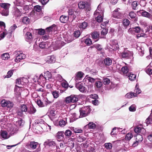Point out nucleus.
<instances>
[{"label": "nucleus", "mask_w": 152, "mask_h": 152, "mask_svg": "<svg viewBox=\"0 0 152 152\" xmlns=\"http://www.w3.org/2000/svg\"><path fill=\"white\" fill-rule=\"evenodd\" d=\"M91 109L89 106L82 107L80 110V118L85 117L88 115L91 112Z\"/></svg>", "instance_id": "obj_1"}, {"label": "nucleus", "mask_w": 152, "mask_h": 152, "mask_svg": "<svg viewBox=\"0 0 152 152\" xmlns=\"http://www.w3.org/2000/svg\"><path fill=\"white\" fill-rule=\"evenodd\" d=\"M78 100V98L77 96L75 95H71L65 98L64 102L66 104L70 102L75 103Z\"/></svg>", "instance_id": "obj_2"}, {"label": "nucleus", "mask_w": 152, "mask_h": 152, "mask_svg": "<svg viewBox=\"0 0 152 152\" xmlns=\"http://www.w3.org/2000/svg\"><path fill=\"white\" fill-rule=\"evenodd\" d=\"M121 54L123 58L129 59L131 58L132 57L133 53L132 52L127 50L126 49Z\"/></svg>", "instance_id": "obj_3"}, {"label": "nucleus", "mask_w": 152, "mask_h": 152, "mask_svg": "<svg viewBox=\"0 0 152 152\" xmlns=\"http://www.w3.org/2000/svg\"><path fill=\"white\" fill-rule=\"evenodd\" d=\"M104 12V10L101 8V6L99 4L97 7V10L94 12V15L95 18H98L100 16H103Z\"/></svg>", "instance_id": "obj_4"}, {"label": "nucleus", "mask_w": 152, "mask_h": 152, "mask_svg": "<svg viewBox=\"0 0 152 152\" xmlns=\"http://www.w3.org/2000/svg\"><path fill=\"white\" fill-rule=\"evenodd\" d=\"M1 104L3 107H7V108H11L12 107L13 104L10 101L4 99L2 100L1 102Z\"/></svg>", "instance_id": "obj_5"}, {"label": "nucleus", "mask_w": 152, "mask_h": 152, "mask_svg": "<svg viewBox=\"0 0 152 152\" xmlns=\"http://www.w3.org/2000/svg\"><path fill=\"white\" fill-rule=\"evenodd\" d=\"M44 78L46 80H48L50 81H52V75L50 72L48 71H47L44 73V76L41 75L39 77V79Z\"/></svg>", "instance_id": "obj_6"}, {"label": "nucleus", "mask_w": 152, "mask_h": 152, "mask_svg": "<svg viewBox=\"0 0 152 152\" xmlns=\"http://www.w3.org/2000/svg\"><path fill=\"white\" fill-rule=\"evenodd\" d=\"M134 132L136 133H139L144 134L146 132V130L141 125L138 126L135 128L134 129Z\"/></svg>", "instance_id": "obj_7"}, {"label": "nucleus", "mask_w": 152, "mask_h": 152, "mask_svg": "<svg viewBox=\"0 0 152 152\" xmlns=\"http://www.w3.org/2000/svg\"><path fill=\"white\" fill-rule=\"evenodd\" d=\"M119 8H117L113 12L112 16L114 18H120L122 17V15L119 12Z\"/></svg>", "instance_id": "obj_8"}, {"label": "nucleus", "mask_w": 152, "mask_h": 152, "mask_svg": "<svg viewBox=\"0 0 152 152\" xmlns=\"http://www.w3.org/2000/svg\"><path fill=\"white\" fill-rule=\"evenodd\" d=\"M20 111H19L18 112V114L21 116L23 115V112L25 113L26 114H27V112L28 110V108L27 106L25 104H23L21 105L20 109Z\"/></svg>", "instance_id": "obj_9"}, {"label": "nucleus", "mask_w": 152, "mask_h": 152, "mask_svg": "<svg viewBox=\"0 0 152 152\" xmlns=\"http://www.w3.org/2000/svg\"><path fill=\"white\" fill-rule=\"evenodd\" d=\"M13 54L15 56H17L18 57L17 58L20 60L25 59L26 57V55L25 54L21 53L19 51H15Z\"/></svg>", "instance_id": "obj_10"}, {"label": "nucleus", "mask_w": 152, "mask_h": 152, "mask_svg": "<svg viewBox=\"0 0 152 152\" xmlns=\"http://www.w3.org/2000/svg\"><path fill=\"white\" fill-rule=\"evenodd\" d=\"M110 48L113 50L117 49L119 48L118 42L116 40H113L111 42Z\"/></svg>", "instance_id": "obj_11"}, {"label": "nucleus", "mask_w": 152, "mask_h": 152, "mask_svg": "<svg viewBox=\"0 0 152 152\" xmlns=\"http://www.w3.org/2000/svg\"><path fill=\"white\" fill-rule=\"evenodd\" d=\"M66 146V143L62 142L60 143L59 146H58V147L56 146V147L58 151L63 152Z\"/></svg>", "instance_id": "obj_12"}, {"label": "nucleus", "mask_w": 152, "mask_h": 152, "mask_svg": "<svg viewBox=\"0 0 152 152\" xmlns=\"http://www.w3.org/2000/svg\"><path fill=\"white\" fill-rule=\"evenodd\" d=\"M89 6L88 3L85 1H80L78 4V7L80 9H83Z\"/></svg>", "instance_id": "obj_13"}, {"label": "nucleus", "mask_w": 152, "mask_h": 152, "mask_svg": "<svg viewBox=\"0 0 152 152\" xmlns=\"http://www.w3.org/2000/svg\"><path fill=\"white\" fill-rule=\"evenodd\" d=\"M76 87L81 92H85L86 89L85 87L83 84H81V83H77L76 84Z\"/></svg>", "instance_id": "obj_14"}, {"label": "nucleus", "mask_w": 152, "mask_h": 152, "mask_svg": "<svg viewBox=\"0 0 152 152\" xmlns=\"http://www.w3.org/2000/svg\"><path fill=\"white\" fill-rule=\"evenodd\" d=\"M13 14L15 17H18L20 16L21 15V12L17 8H14L12 11Z\"/></svg>", "instance_id": "obj_15"}, {"label": "nucleus", "mask_w": 152, "mask_h": 152, "mask_svg": "<svg viewBox=\"0 0 152 152\" xmlns=\"http://www.w3.org/2000/svg\"><path fill=\"white\" fill-rule=\"evenodd\" d=\"M137 13L138 14H140L143 17L149 18L150 16V14L149 13L145 11H144L143 10L138 11Z\"/></svg>", "instance_id": "obj_16"}, {"label": "nucleus", "mask_w": 152, "mask_h": 152, "mask_svg": "<svg viewBox=\"0 0 152 152\" xmlns=\"http://www.w3.org/2000/svg\"><path fill=\"white\" fill-rule=\"evenodd\" d=\"M50 44H49L47 42H42L39 44V47L41 48H48L50 46Z\"/></svg>", "instance_id": "obj_17"}, {"label": "nucleus", "mask_w": 152, "mask_h": 152, "mask_svg": "<svg viewBox=\"0 0 152 152\" xmlns=\"http://www.w3.org/2000/svg\"><path fill=\"white\" fill-rule=\"evenodd\" d=\"M112 60L109 58L107 57L104 59L103 64L106 66H109L112 63Z\"/></svg>", "instance_id": "obj_18"}, {"label": "nucleus", "mask_w": 152, "mask_h": 152, "mask_svg": "<svg viewBox=\"0 0 152 152\" xmlns=\"http://www.w3.org/2000/svg\"><path fill=\"white\" fill-rule=\"evenodd\" d=\"M56 137L58 141L62 140L64 137V132H58L56 134Z\"/></svg>", "instance_id": "obj_19"}, {"label": "nucleus", "mask_w": 152, "mask_h": 152, "mask_svg": "<svg viewBox=\"0 0 152 152\" xmlns=\"http://www.w3.org/2000/svg\"><path fill=\"white\" fill-rule=\"evenodd\" d=\"M88 26V23L84 21L79 24L78 26L80 30L85 29Z\"/></svg>", "instance_id": "obj_20"}, {"label": "nucleus", "mask_w": 152, "mask_h": 152, "mask_svg": "<svg viewBox=\"0 0 152 152\" xmlns=\"http://www.w3.org/2000/svg\"><path fill=\"white\" fill-rule=\"evenodd\" d=\"M26 40L28 42H30L32 39L31 34L30 32H27L26 34Z\"/></svg>", "instance_id": "obj_21"}, {"label": "nucleus", "mask_w": 152, "mask_h": 152, "mask_svg": "<svg viewBox=\"0 0 152 152\" xmlns=\"http://www.w3.org/2000/svg\"><path fill=\"white\" fill-rule=\"evenodd\" d=\"M96 125L93 122H91L88 124L84 126L85 129H93L95 128Z\"/></svg>", "instance_id": "obj_22"}, {"label": "nucleus", "mask_w": 152, "mask_h": 152, "mask_svg": "<svg viewBox=\"0 0 152 152\" xmlns=\"http://www.w3.org/2000/svg\"><path fill=\"white\" fill-rule=\"evenodd\" d=\"M55 58L53 56H48L46 59V62L48 63H52L54 62L55 61Z\"/></svg>", "instance_id": "obj_23"}, {"label": "nucleus", "mask_w": 152, "mask_h": 152, "mask_svg": "<svg viewBox=\"0 0 152 152\" xmlns=\"http://www.w3.org/2000/svg\"><path fill=\"white\" fill-rule=\"evenodd\" d=\"M36 110L35 108L33 106V105L30 106L28 108L27 114L28 113L29 114H32L34 113Z\"/></svg>", "instance_id": "obj_24"}, {"label": "nucleus", "mask_w": 152, "mask_h": 152, "mask_svg": "<svg viewBox=\"0 0 152 152\" xmlns=\"http://www.w3.org/2000/svg\"><path fill=\"white\" fill-rule=\"evenodd\" d=\"M35 123L39 124L42 127V129L45 126V124L44 123V121L41 119H38L35 121Z\"/></svg>", "instance_id": "obj_25"}, {"label": "nucleus", "mask_w": 152, "mask_h": 152, "mask_svg": "<svg viewBox=\"0 0 152 152\" xmlns=\"http://www.w3.org/2000/svg\"><path fill=\"white\" fill-rule=\"evenodd\" d=\"M68 19V16L62 15L60 17V20L61 23H64L67 22Z\"/></svg>", "instance_id": "obj_26"}, {"label": "nucleus", "mask_w": 152, "mask_h": 152, "mask_svg": "<svg viewBox=\"0 0 152 152\" xmlns=\"http://www.w3.org/2000/svg\"><path fill=\"white\" fill-rule=\"evenodd\" d=\"M38 145L39 144L37 142L31 141L30 142L29 145L32 149H34L36 148Z\"/></svg>", "instance_id": "obj_27"}, {"label": "nucleus", "mask_w": 152, "mask_h": 152, "mask_svg": "<svg viewBox=\"0 0 152 152\" xmlns=\"http://www.w3.org/2000/svg\"><path fill=\"white\" fill-rule=\"evenodd\" d=\"M0 6L4 8L3 10H9L10 4L7 3H2L0 4Z\"/></svg>", "instance_id": "obj_28"}, {"label": "nucleus", "mask_w": 152, "mask_h": 152, "mask_svg": "<svg viewBox=\"0 0 152 152\" xmlns=\"http://www.w3.org/2000/svg\"><path fill=\"white\" fill-rule=\"evenodd\" d=\"M84 74L81 72H78L76 75L75 78L76 79L78 80L83 77Z\"/></svg>", "instance_id": "obj_29"}, {"label": "nucleus", "mask_w": 152, "mask_h": 152, "mask_svg": "<svg viewBox=\"0 0 152 152\" xmlns=\"http://www.w3.org/2000/svg\"><path fill=\"white\" fill-rule=\"evenodd\" d=\"M141 92V90L139 88V86L137 84L136 85L135 90L134 91V92H133L134 95L136 94L137 96V95L140 94Z\"/></svg>", "instance_id": "obj_30"}, {"label": "nucleus", "mask_w": 152, "mask_h": 152, "mask_svg": "<svg viewBox=\"0 0 152 152\" xmlns=\"http://www.w3.org/2000/svg\"><path fill=\"white\" fill-rule=\"evenodd\" d=\"M137 96L136 94H134V95L133 93L132 92H131L130 93H127L125 95L126 98L129 99Z\"/></svg>", "instance_id": "obj_31"}, {"label": "nucleus", "mask_w": 152, "mask_h": 152, "mask_svg": "<svg viewBox=\"0 0 152 152\" xmlns=\"http://www.w3.org/2000/svg\"><path fill=\"white\" fill-rule=\"evenodd\" d=\"M10 57L8 53H3L1 56V58L4 60H7Z\"/></svg>", "instance_id": "obj_32"}, {"label": "nucleus", "mask_w": 152, "mask_h": 152, "mask_svg": "<svg viewBox=\"0 0 152 152\" xmlns=\"http://www.w3.org/2000/svg\"><path fill=\"white\" fill-rule=\"evenodd\" d=\"M64 120H61L59 122V125L62 127H64L66 124V118H65Z\"/></svg>", "instance_id": "obj_33"}, {"label": "nucleus", "mask_w": 152, "mask_h": 152, "mask_svg": "<svg viewBox=\"0 0 152 152\" xmlns=\"http://www.w3.org/2000/svg\"><path fill=\"white\" fill-rule=\"evenodd\" d=\"M37 103L40 107H43L46 106V104H44L40 99H38L37 101Z\"/></svg>", "instance_id": "obj_34"}, {"label": "nucleus", "mask_w": 152, "mask_h": 152, "mask_svg": "<svg viewBox=\"0 0 152 152\" xmlns=\"http://www.w3.org/2000/svg\"><path fill=\"white\" fill-rule=\"evenodd\" d=\"M129 80L131 81H133L136 79V76L135 74L130 73L128 76Z\"/></svg>", "instance_id": "obj_35"}, {"label": "nucleus", "mask_w": 152, "mask_h": 152, "mask_svg": "<svg viewBox=\"0 0 152 152\" xmlns=\"http://www.w3.org/2000/svg\"><path fill=\"white\" fill-rule=\"evenodd\" d=\"M99 33L97 31H95L92 33V37L93 39H96L99 37Z\"/></svg>", "instance_id": "obj_36"}, {"label": "nucleus", "mask_w": 152, "mask_h": 152, "mask_svg": "<svg viewBox=\"0 0 152 152\" xmlns=\"http://www.w3.org/2000/svg\"><path fill=\"white\" fill-rule=\"evenodd\" d=\"M89 143V142H86L85 143H83L81 144V146L84 150L86 151V150L88 147Z\"/></svg>", "instance_id": "obj_37"}, {"label": "nucleus", "mask_w": 152, "mask_h": 152, "mask_svg": "<svg viewBox=\"0 0 152 152\" xmlns=\"http://www.w3.org/2000/svg\"><path fill=\"white\" fill-rule=\"evenodd\" d=\"M143 139V137L141 135L138 134L137 135L136 140L137 142L140 143L142 141Z\"/></svg>", "instance_id": "obj_38"}, {"label": "nucleus", "mask_w": 152, "mask_h": 152, "mask_svg": "<svg viewBox=\"0 0 152 152\" xmlns=\"http://www.w3.org/2000/svg\"><path fill=\"white\" fill-rule=\"evenodd\" d=\"M1 135L2 137L5 139L8 138L7 132L5 131H3L1 132Z\"/></svg>", "instance_id": "obj_39"}, {"label": "nucleus", "mask_w": 152, "mask_h": 152, "mask_svg": "<svg viewBox=\"0 0 152 152\" xmlns=\"http://www.w3.org/2000/svg\"><path fill=\"white\" fill-rule=\"evenodd\" d=\"M129 69L126 66H123L121 68V72L124 74H127L129 72Z\"/></svg>", "instance_id": "obj_40"}, {"label": "nucleus", "mask_w": 152, "mask_h": 152, "mask_svg": "<svg viewBox=\"0 0 152 152\" xmlns=\"http://www.w3.org/2000/svg\"><path fill=\"white\" fill-rule=\"evenodd\" d=\"M72 134V132L69 129L66 130L64 132V134L65 136L67 137L68 138Z\"/></svg>", "instance_id": "obj_41"}, {"label": "nucleus", "mask_w": 152, "mask_h": 152, "mask_svg": "<svg viewBox=\"0 0 152 152\" xmlns=\"http://www.w3.org/2000/svg\"><path fill=\"white\" fill-rule=\"evenodd\" d=\"M129 24L130 21L128 19H126L123 20V25L125 28H126L127 26H128L129 25Z\"/></svg>", "instance_id": "obj_42"}, {"label": "nucleus", "mask_w": 152, "mask_h": 152, "mask_svg": "<svg viewBox=\"0 0 152 152\" xmlns=\"http://www.w3.org/2000/svg\"><path fill=\"white\" fill-rule=\"evenodd\" d=\"M9 10H3L1 14L3 16H7L9 15Z\"/></svg>", "instance_id": "obj_43"}, {"label": "nucleus", "mask_w": 152, "mask_h": 152, "mask_svg": "<svg viewBox=\"0 0 152 152\" xmlns=\"http://www.w3.org/2000/svg\"><path fill=\"white\" fill-rule=\"evenodd\" d=\"M102 85V83L100 81H96L95 86V87L97 88H100Z\"/></svg>", "instance_id": "obj_44"}, {"label": "nucleus", "mask_w": 152, "mask_h": 152, "mask_svg": "<svg viewBox=\"0 0 152 152\" xmlns=\"http://www.w3.org/2000/svg\"><path fill=\"white\" fill-rule=\"evenodd\" d=\"M49 113L50 116H54L56 115V112H55L54 109H53L49 111Z\"/></svg>", "instance_id": "obj_45"}, {"label": "nucleus", "mask_w": 152, "mask_h": 152, "mask_svg": "<svg viewBox=\"0 0 152 152\" xmlns=\"http://www.w3.org/2000/svg\"><path fill=\"white\" fill-rule=\"evenodd\" d=\"M22 22L24 24H28L30 22V19L27 17H24L22 19Z\"/></svg>", "instance_id": "obj_46"}, {"label": "nucleus", "mask_w": 152, "mask_h": 152, "mask_svg": "<svg viewBox=\"0 0 152 152\" xmlns=\"http://www.w3.org/2000/svg\"><path fill=\"white\" fill-rule=\"evenodd\" d=\"M75 13H76V12H74L72 10L70 9L69 10L68 14L69 16H72L74 18H75Z\"/></svg>", "instance_id": "obj_47"}, {"label": "nucleus", "mask_w": 152, "mask_h": 152, "mask_svg": "<svg viewBox=\"0 0 152 152\" xmlns=\"http://www.w3.org/2000/svg\"><path fill=\"white\" fill-rule=\"evenodd\" d=\"M23 0H16L14 3L17 6H21L23 5Z\"/></svg>", "instance_id": "obj_48"}, {"label": "nucleus", "mask_w": 152, "mask_h": 152, "mask_svg": "<svg viewBox=\"0 0 152 152\" xmlns=\"http://www.w3.org/2000/svg\"><path fill=\"white\" fill-rule=\"evenodd\" d=\"M46 142V143L47 144L50 146H56V143L53 141H48Z\"/></svg>", "instance_id": "obj_49"}, {"label": "nucleus", "mask_w": 152, "mask_h": 152, "mask_svg": "<svg viewBox=\"0 0 152 152\" xmlns=\"http://www.w3.org/2000/svg\"><path fill=\"white\" fill-rule=\"evenodd\" d=\"M86 140V138L82 136H79L77 137V141L78 142H82Z\"/></svg>", "instance_id": "obj_50"}, {"label": "nucleus", "mask_w": 152, "mask_h": 152, "mask_svg": "<svg viewBox=\"0 0 152 152\" xmlns=\"http://www.w3.org/2000/svg\"><path fill=\"white\" fill-rule=\"evenodd\" d=\"M86 79H87V80L89 82H91V83H93L97 79H94L93 78H92L90 77H88L87 76H86Z\"/></svg>", "instance_id": "obj_51"}, {"label": "nucleus", "mask_w": 152, "mask_h": 152, "mask_svg": "<svg viewBox=\"0 0 152 152\" xmlns=\"http://www.w3.org/2000/svg\"><path fill=\"white\" fill-rule=\"evenodd\" d=\"M102 82L104 85H108L110 83V80L109 79L105 78L103 79Z\"/></svg>", "instance_id": "obj_52"}, {"label": "nucleus", "mask_w": 152, "mask_h": 152, "mask_svg": "<svg viewBox=\"0 0 152 152\" xmlns=\"http://www.w3.org/2000/svg\"><path fill=\"white\" fill-rule=\"evenodd\" d=\"M52 94L54 98L56 99L59 96L58 92L56 91L53 92Z\"/></svg>", "instance_id": "obj_53"}, {"label": "nucleus", "mask_w": 152, "mask_h": 152, "mask_svg": "<svg viewBox=\"0 0 152 152\" xmlns=\"http://www.w3.org/2000/svg\"><path fill=\"white\" fill-rule=\"evenodd\" d=\"M129 16L132 19L136 17V14L133 12H131L129 13Z\"/></svg>", "instance_id": "obj_54"}, {"label": "nucleus", "mask_w": 152, "mask_h": 152, "mask_svg": "<svg viewBox=\"0 0 152 152\" xmlns=\"http://www.w3.org/2000/svg\"><path fill=\"white\" fill-rule=\"evenodd\" d=\"M138 5L137 2L135 1H134L132 3V7L133 9L135 10L136 9V8Z\"/></svg>", "instance_id": "obj_55"}, {"label": "nucleus", "mask_w": 152, "mask_h": 152, "mask_svg": "<svg viewBox=\"0 0 152 152\" xmlns=\"http://www.w3.org/2000/svg\"><path fill=\"white\" fill-rule=\"evenodd\" d=\"M72 130H73L75 133H81L82 132V130L76 128H73L72 129Z\"/></svg>", "instance_id": "obj_56"}, {"label": "nucleus", "mask_w": 152, "mask_h": 152, "mask_svg": "<svg viewBox=\"0 0 152 152\" xmlns=\"http://www.w3.org/2000/svg\"><path fill=\"white\" fill-rule=\"evenodd\" d=\"M24 123V121L22 119H20V120L16 122V124L20 126H22Z\"/></svg>", "instance_id": "obj_57"}, {"label": "nucleus", "mask_w": 152, "mask_h": 152, "mask_svg": "<svg viewBox=\"0 0 152 152\" xmlns=\"http://www.w3.org/2000/svg\"><path fill=\"white\" fill-rule=\"evenodd\" d=\"M105 147L107 149H110L112 147V145L111 143H106L104 144Z\"/></svg>", "instance_id": "obj_58"}, {"label": "nucleus", "mask_w": 152, "mask_h": 152, "mask_svg": "<svg viewBox=\"0 0 152 152\" xmlns=\"http://www.w3.org/2000/svg\"><path fill=\"white\" fill-rule=\"evenodd\" d=\"M85 42L88 45H90L92 44V41L89 38L86 39L85 41Z\"/></svg>", "instance_id": "obj_59"}, {"label": "nucleus", "mask_w": 152, "mask_h": 152, "mask_svg": "<svg viewBox=\"0 0 152 152\" xmlns=\"http://www.w3.org/2000/svg\"><path fill=\"white\" fill-rule=\"evenodd\" d=\"M132 134L131 133H128L127 134L126 137V139L128 140H130L132 137Z\"/></svg>", "instance_id": "obj_60"}, {"label": "nucleus", "mask_w": 152, "mask_h": 152, "mask_svg": "<svg viewBox=\"0 0 152 152\" xmlns=\"http://www.w3.org/2000/svg\"><path fill=\"white\" fill-rule=\"evenodd\" d=\"M146 72L147 73L151 75L152 74V69L147 67L146 69Z\"/></svg>", "instance_id": "obj_61"}, {"label": "nucleus", "mask_w": 152, "mask_h": 152, "mask_svg": "<svg viewBox=\"0 0 152 152\" xmlns=\"http://www.w3.org/2000/svg\"><path fill=\"white\" fill-rule=\"evenodd\" d=\"M14 70H10L9 71L7 72V75L6 77L7 78H9L12 75L13 72Z\"/></svg>", "instance_id": "obj_62"}, {"label": "nucleus", "mask_w": 152, "mask_h": 152, "mask_svg": "<svg viewBox=\"0 0 152 152\" xmlns=\"http://www.w3.org/2000/svg\"><path fill=\"white\" fill-rule=\"evenodd\" d=\"M145 122L147 124H152V119L150 118V116L146 119Z\"/></svg>", "instance_id": "obj_63"}, {"label": "nucleus", "mask_w": 152, "mask_h": 152, "mask_svg": "<svg viewBox=\"0 0 152 152\" xmlns=\"http://www.w3.org/2000/svg\"><path fill=\"white\" fill-rule=\"evenodd\" d=\"M80 35V32L79 31H75L74 32V35L76 38H78Z\"/></svg>", "instance_id": "obj_64"}]
</instances>
